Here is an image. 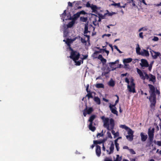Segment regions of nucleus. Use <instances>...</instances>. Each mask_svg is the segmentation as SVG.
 <instances>
[{
  "label": "nucleus",
  "mask_w": 161,
  "mask_h": 161,
  "mask_svg": "<svg viewBox=\"0 0 161 161\" xmlns=\"http://www.w3.org/2000/svg\"><path fill=\"white\" fill-rule=\"evenodd\" d=\"M103 123V126L106 128L108 130H110L113 129L114 125V120L112 119H109L105 117L104 116L101 117Z\"/></svg>",
  "instance_id": "obj_1"
},
{
  "label": "nucleus",
  "mask_w": 161,
  "mask_h": 161,
  "mask_svg": "<svg viewBox=\"0 0 161 161\" xmlns=\"http://www.w3.org/2000/svg\"><path fill=\"white\" fill-rule=\"evenodd\" d=\"M80 54L79 53L73 50L71 52L70 58L72 59L75 63L76 65H80L81 63H83L82 60H80L77 61L79 58Z\"/></svg>",
  "instance_id": "obj_2"
},
{
  "label": "nucleus",
  "mask_w": 161,
  "mask_h": 161,
  "mask_svg": "<svg viewBox=\"0 0 161 161\" xmlns=\"http://www.w3.org/2000/svg\"><path fill=\"white\" fill-rule=\"evenodd\" d=\"M126 131L128 135H126L124 133L126 138L129 141H132L133 139V131L129 128Z\"/></svg>",
  "instance_id": "obj_3"
},
{
  "label": "nucleus",
  "mask_w": 161,
  "mask_h": 161,
  "mask_svg": "<svg viewBox=\"0 0 161 161\" xmlns=\"http://www.w3.org/2000/svg\"><path fill=\"white\" fill-rule=\"evenodd\" d=\"M133 79H131L130 85L128 84L127 89L128 91L130 92L135 93V84L133 82Z\"/></svg>",
  "instance_id": "obj_4"
},
{
  "label": "nucleus",
  "mask_w": 161,
  "mask_h": 161,
  "mask_svg": "<svg viewBox=\"0 0 161 161\" xmlns=\"http://www.w3.org/2000/svg\"><path fill=\"white\" fill-rule=\"evenodd\" d=\"M96 118V116L95 115H92L90 117L88 121L90 122L89 125V129L92 131H94L95 130L96 128L94 126H92V121Z\"/></svg>",
  "instance_id": "obj_5"
},
{
  "label": "nucleus",
  "mask_w": 161,
  "mask_h": 161,
  "mask_svg": "<svg viewBox=\"0 0 161 161\" xmlns=\"http://www.w3.org/2000/svg\"><path fill=\"white\" fill-rule=\"evenodd\" d=\"M137 72L139 75L140 78L143 80L148 79V75L146 72H142L140 69H137Z\"/></svg>",
  "instance_id": "obj_6"
},
{
  "label": "nucleus",
  "mask_w": 161,
  "mask_h": 161,
  "mask_svg": "<svg viewBox=\"0 0 161 161\" xmlns=\"http://www.w3.org/2000/svg\"><path fill=\"white\" fill-rule=\"evenodd\" d=\"M154 131V128H151L150 127L148 129V134L150 141H152L153 140Z\"/></svg>",
  "instance_id": "obj_7"
},
{
  "label": "nucleus",
  "mask_w": 161,
  "mask_h": 161,
  "mask_svg": "<svg viewBox=\"0 0 161 161\" xmlns=\"http://www.w3.org/2000/svg\"><path fill=\"white\" fill-rule=\"evenodd\" d=\"M148 86L149 88V92L150 93V95L152 94L155 95V93H157L159 94V92L157 90H155L154 87L152 85L149 84Z\"/></svg>",
  "instance_id": "obj_8"
},
{
  "label": "nucleus",
  "mask_w": 161,
  "mask_h": 161,
  "mask_svg": "<svg viewBox=\"0 0 161 161\" xmlns=\"http://www.w3.org/2000/svg\"><path fill=\"white\" fill-rule=\"evenodd\" d=\"M150 50V52L153 58L154 59H156L157 57L160 55V53L158 52H156L151 49H149Z\"/></svg>",
  "instance_id": "obj_9"
},
{
  "label": "nucleus",
  "mask_w": 161,
  "mask_h": 161,
  "mask_svg": "<svg viewBox=\"0 0 161 161\" xmlns=\"http://www.w3.org/2000/svg\"><path fill=\"white\" fill-rule=\"evenodd\" d=\"M109 107L111 112L113 113L116 114V115H118V112L116 110V108L115 106L114 105L110 104L109 106Z\"/></svg>",
  "instance_id": "obj_10"
},
{
  "label": "nucleus",
  "mask_w": 161,
  "mask_h": 161,
  "mask_svg": "<svg viewBox=\"0 0 161 161\" xmlns=\"http://www.w3.org/2000/svg\"><path fill=\"white\" fill-rule=\"evenodd\" d=\"M140 65L142 67H147L148 66L149 64L147 60L145 59H142Z\"/></svg>",
  "instance_id": "obj_11"
},
{
  "label": "nucleus",
  "mask_w": 161,
  "mask_h": 161,
  "mask_svg": "<svg viewBox=\"0 0 161 161\" xmlns=\"http://www.w3.org/2000/svg\"><path fill=\"white\" fill-rule=\"evenodd\" d=\"M114 149V145L113 142H112L110 146L109 147V150H107L106 151L107 154H111L113 153Z\"/></svg>",
  "instance_id": "obj_12"
},
{
  "label": "nucleus",
  "mask_w": 161,
  "mask_h": 161,
  "mask_svg": "<svg viewBox=\"0 0 161 161\" xmlns=\"http://www.w3.org/2000/svg\"><path fill=\"white\" fill-rule=\"evenodd\" d=\"M143 56L148 57L149 55V52L148 51L142 49L141 51V53H140V54Z\"/></svg>",
  "instance_id": "obj_13"
},
{
  "label": "nucleus",
  "mask_w": 161,
  "mask_h": 161,
  "mask_svg": "<svg viewBox=\"0 0 161 161\" xmlns=\"http://www.w3.org/2000/svg\"><path fill=\"white\" fill-rule=\"evenodd\" d=\"M149 100L152 104L154 105L156 103L155 95L152 94L151 95Z\"/></svg>",
  "instance_id": "obj_14"
},
{
  "label": "nucleus",
  "mask_w": 161,
  "mask_h": 161,
  "mask_svg": "<svg viewBox=\"0 0 161 161\" xmlns=\"http://www.w3.org/2000/svg\"><path fill=\"white\" fill-rule=\"evenodd\" d=\"M93 17L95 18V21H93V23L95 25L98 24V23L96 22V21H98L99 22L101 21V19L98 16H97L95 14H93Z\"/></svg>",
  "instance_id": "obj_15"
},
{
  "label": "nucleus",
  "mask_w": 161,
  "mask_h": 161,
  "mask_svg": "<svg viewBox=\"0 0 161 161\" xmlns=\"http://www.w3.org/2000/svg\"><path fill=\"white\" fill-rule=\"evenodd\" d=\"M96 152L97 155L98 157H99L100 156V154L101 153V151L100 147L98 145H97L96 146Z\"/></svg>",
  "instance_id": "obj_16"
},
{
  "label": "nucleus",
  "mask_w": 161,
  "mask_h": 161,
  "mask_svg": "<svg viewBox=\"0 0 161 161\" xmlns=\"http://www.w3.org/2000/svg\"><path fill=\"white\" fill-rule=\"evenodd\" d=\"M140 135L141 137V140L142 141H145L147 138V135H144L142 132L141 133Z\"/></svg>",
  "instance_id": "obj_17"
},
{
  "label": "nucleus",
  "mask_w": 161,
  "mask_h": 161,
  "mask_svg": "<svg viewBox=\"0 0 161 161\" xmlns=\"http://www.w3.org/2000/svg\"><path fill=\"white\" fill-rule=\"evenodd\" d=\"M149 78L148 79H149V81H151L153 82H154L155 80V77L152 74H150L148 75Z\"/></svg>",
  "instance_id": "obj_18"
},
{
  "label": "nucleus",
  "mask_w": 161,
  "mask_h": 161,
  "mask_svg": "<svg viewBox=\"0 0 161 161\" xmlns=\"http://www.w3.org/2000/svg\"><path fill=\"white\" fill-rule=\"evenodd\" d=\"M75 38H74L73 39H67L66 41V43L68 45L69 47L70 44L73 41H75Z\"/></svg>",
  "instance_id": "obj_19"
},
{
  "label": "nucleus",
  "mask_w": 161,
  "mask_h": 161,
  "mask_svg": "<svg viewBox=\"0 0 161 161\" xmlns=\"http://www.w3.org/2000/svg\"><path fill=\"white\" fill-rule=\"evenodd\" d=\"M85 36H86V38L87 39H86L87 41H88L89 40V36L85 35ZM81 41L82 43H86V41L85 40V39H83V38H81Z\"/></svg>",
  "instance_id": "obj_20"
},
{
  "label": "nucleus",
  "mask_w": 161,
  "mask_h": 161,
  "mask_svg": "<svg viewBox=\"0 0 161 161\" xmlns=\"http://www.w3.org/2000/svg\"><path fill=\"white\" fill-rule=\"evenodd\" d=\"M132 59L131 58H125L123 60V62L124 64L129 63L132 61Z\"/></svg>",
  "instance_id": "obj_21"
},
{
  "label": "nucleus",
  "mask_w": 161,
  "mask_h": 161,
  "mask_svg": "<svg viewBox=\"0 0 161 161\" xmlns=\"http://www.w3.org/2000/svg\"><path fill=\"white\" fill-rule=\"evenodd\" d=\"M91 8L93 12H95L97 9V8L96 5L92 4Z\"/></svg>",
  "instance_id": "obj_22"
},
{
  "label": "nucleus",
  "mask_w": 161,
  "mask_h": 161,
  "mask_svg": "<svg viewBox=\"0 0 161 161\" xmlns=\"http://www.w3.org/2000/svg\"><path fill=\"white\" fill-rule=\"evenodd\" d=\"M94 100L98 104H100L101 103L100 99L97 97H94Z\"/></svg>",
  "instance_id": "obj_23"
},
{
  "label": "nucleus",
  "mask_w": 161,
  "mask_h": 161,
  "mask_svg": "<svg viewBox=\"0 0 161 161\" xmlns=\"http://www.w3.org/2000/svg\"><path fill=\"white\" fill-rule=\"evenodd\" d=\"M95 86L97 88H104V85L102 83H98L95 85Z\"/></svg>",
  "instance_id": "obj_24"
},
{
  "label": "nucleus",
  "mask_w": 161,
  "mask_h": 161,
  "mask_svg": "<svg viewBox=\"0 0 161 161\" xmlns=\"http://www.w3.org/2000/svg\"><path fill=\"white\" fill-rule=\"evenodd\" d=\"M140 48L139 47V46L138 44L137 45V47H136V53H137V54L139 55L140 53H141V51H140Z\"/></svg>",
  "instance_id": "obj_25"
},
{
  "label": "nucleus",
  "mask_w": 161,
  "mask_h": 161,
  "mask_svg": "<svg viewBox=\"0 0 161 161\" xmlns=\"http://www.w3.org/2000/svg\"><path fill=\"white\" fill-rule=\"evenodd\" d=\"M82 12V11H80V12L77 13L76 14L74 15V19H76L77 18H78L79 17L80 14H81Z\"/></svg>",
  "instance_id": "obj_26"
},
{
  "label": "nucleus",
  "mask_w": 161,
  "mask_h": 161,
  "mask_svg": "<svg viewBox=\"0 0 161 161\" xmlns=\"http://www.w3.org/2000/svg\"><path fill=\"white\" fill-rule=\"evenodd\" d=\"M75 23V20H73L71 22H70L67 25V26L68 27L70 28Z\"/></svg>",
  "instance_id": "obj_27"
},
{
  "label": "nucleus",
  "mask_w": 161,
  "mask_h": 161,
  "mask_svg": "<svg viewBox=\"0 0 161 161\" xmlns=\"http://www.w3.org/2000/svg\"><path fill=\"white\" fill-rule=\"evenodd\" d=\"M121 156H119V155H117L116 158L114 160V161H121L122 160Z\"/></svg>",
  "instance_id": "obj_28"
},
{
  "label": "nucleus",
  "mask_w": 161,
  "mask_h": 161,
  "mask_svg": "<svg viewBox=\"0 0 161 161\" xmlns=\"http://www.w3.org/2000/svg\"><path fill=\"white\" fill-rule=\"evenodd\" d=\"M117 141H118V139H116V140H115L114 143L115 144V145L116 147V148L117 150V151H119V144L117 142Z\"/></svg>",
  "instance_id": "obj_29"
},
{
  "label": "nucleus",
  "mask_w": 161,
  "mask_h": 161,
  "mask_svg": "<svg viewBox=\"0 0 161 161\" xmlns=\"http://www.w3.org/2000/svg\"><path fill=\"white\" fill-rule=\"evenodd\" d=\"M108 84L110 86H113L114 85V81L112 80H111L109 82Z\"/></svg>",
  "instance_id": "obj_30"
},
{
  "label": "nucleus",
  "mask_w": 161,
  "mask_h": 161,
  "mask_svg": "<svg viewBox=\"0 0 161 161\" xmlns=\"http://www.w3.org/2000/svg\"><path fill=\"white\" fill-rule=\"evenodd\" d=\"M147 30V29L146 27H143L139 29L138 30L139 32H140L141 31H146Z\"/></svg>",
  "instance_id": "obj_31"
},
{
  "label": "nucleus",
  "mask_w": 161,
  "mask_h": 161,
  "mask_svg": "<svg viewBox=\"0 0 161 161\" xmlns=\"http://www.w3.org/2000/svg\"><path fill=\"white\" fill-rule=\"evenodd\" d=\"M120 127L121 128L125 129L126 130L129 128L125 125H121Z\"/></svg>",
  "instance_id": "obj_32"
},
{
  "label": "nucleus",
  "mask_w": 161,
  "mask_h": 161,
  "mask_svg": "<svg viewBox=\"0 0 161 161\" xmlns=\"http://www.w3.org/2000/svg\"><path fill=\"white\" fill-rule=\"evenodd\" d=\"M111 5L114 6L115 7H120V3H114L111 4Z\"/></svg>",
  "instance_id": "obj_33"
},
{
  "label": "nucleus",
  "mask_w": 161,
  "mask_h": 161,
  "mask_svg": "<svg viewBox=\"0 0 161 161\" xmlns=\"http://www.w3.org/2000/svg\"><path fill=\"white\" fill-rule=\"evenodd\" d=\"M87 93L88 94L86 95V97H88V99H89L90 98H92V93L90 92H89Z\"/></svg>",
  "instance_id": "obj_34"
},
{
  "label": "nucleus",
  "mask_w": 161,
  "mask_h": 161,
  "mask_svg": "<svg viewBox=\"0 0 161 161\" xmlns=\"http://www.w3.org/2000/svg\"><path fill=\"white\" fill-rule=\"evenodd\" d=\"M88 27L87 25H85V31H84V33L85 34H86L89 31L88 30Z\"/></svg>",
  "instance_id": "obj_35"
},
{
  "label": "nucleus",
  "mask_w": 161,
  "mask_h": 161,
  "mask_svg": "<svg viewBox=\"0 0 161 161\" xmlns=\"http://www.w3.org/2000/svg\"><path fill=\"white\" fill-rule=\"evenodd\" d=\"M92 111H93L92 108H90L87 110V114H90L92 112Z\"/></svg>",
  "instance_id": "obj_36"
},
{
  "label": "nucleus",
  "mask_w": 161,
  "mask_h": 161,
  "mask_svg": "<svg viewBox=\"0 0 161 161\" xmlns=\"http://www.w3.org/2000/svg\"><path fill=\"white\" fill-rule=\"evenodd\" d=\"M80 19L81 20L84 22H86L87 20V18L81 17Z\"/></svg>",
  "instance_id": "obj_37"
},
{
  "label": "nucleus",
  "mask_w": 161,
  "mask_h": 161,
  "mask_svg": "<svg viewBox=\"0 0 161 161\" xmlns=\"http://www.w3.org/2000/svg\"><path fill=\"white\" fill-rule=\"evenodd\" d=\"M116 96L117 97V100L115 101V103L114 104V105H115H115L117 104L118 103V102H119V97L118 96H117V95H116Z\"/></svg>",
  "instance_id": "obj_38"
},
{
  "label": "nucleus",
  "mask_w": 161,
  "mask_h": 161,
  "mask_svg": "<svg viewBox=\"0 0 161 161\" xmlns=\"http://www.w3.org/2000/svg\"><path fill=\"white\" fill-rule=\"evenodd\" d=\"M158 40V38L156 36H154L153 39V40L154 41H157Z\"/></svg>",
  "instance_id": "obj_39"
},
{
  "label": "nucleus",
  "mask_w": 161,
  "mask_h": 161,
  "mask_svg": "<svg viewBox=\"0 0 161 161\" xmlns=\"http://www.w3.org/2000/svg\"><path fill=\"white\" fill-rule=\"evenodd\" d=\"M139 36L142 39H143V33L142 32H141L139 34Z\"/></svg>",
  "instance_id": "obj_40"
},
{
  "label": "nucleus",
  "mask_w": 161,
  "mask_h": 161,
  "mask_svg": "<svg viewBox=\"0 0 161 161\" xmlns=\"http://www.w3.org/2000/svg\"><path fill=\"white\" fill-rule=\"evenodd\" d=\"M93 143L94 144H100L101 143V142L98 141H93Z\"/></svg>",
  "instance_id": "obj_41"
},
{
  "label": "nucleus",
  "mask_w": 161,
  "mask_h": 161,
  "mask_svg": "<svg viewBox=\"0 0 161 161\" xmlns=\"http://www.w3.org/2000/svg\"><path fill=\"white\" fill-rule=\"evenodd\" d=\"M117 61H118L117 60V61H115L114 62L110 63H109V64H110V65L111 66L114 64H116Z\"/></svg>",
  "instance_id": "obj_42"
},
{
  "label": "nucleus",
  "mask_w": 161,
  "mask_h": 161,
  "mask_svg": "<svg viewBox=\"0 0 161 161\" xmlns=\"http://www.w3.org/2000/svg\"><path fill=\"white\" fill-rule=\"evenodd\" d=\"M114 137H118L119 136V133L118 132H117L115 133L114 135Z\"/></svg>",
  "instance_id": "obj_43"
},
{
  "label": "nucleus",
  "mask_w": 161,
  "mask_h": 161,
  "mask_svg": "<svg viewBox=\"0 0 161 161\" xmlns=\"http://www.w3.org/2000/svg\"><path fill=\"white\" fill-rule=\"evenodd\" d=\"M157 144L159 146H161V141H158L157 142Z\"/></svg>",
  "instance_id": "obj_44"
},
{
  "label": "nucleus",
  "mask_w": 161,
  "mask_h": 161,
  "mask_svg": "<svg viewBox=\"0 0 161 161\" xmlns=\"http://www.w3.org/2000/svg\"><path fill=\"white\" fill-rule=\"evenodd\" d=\"M101 61V62L103 64L105 63L106 62V60L103 58L102 59Z\"/></svg>",
  "instance_id": "obj_45"
},
{
  "label": "nucleus",
  "mask_w": 161,
  "mask_h": 161,
  "mask_svg": "<svg viewBox=\"0 0 161 161\" xmlns=\"http://www.w3.org/2000/svg\"><path fill=\"white\" fill-rule=\"evenodd\" d=\"M103 58L101 55H99L98 57V58L100 60L102 59Z\"/></svg>",
  "instance_id": "obj_46"
},
{
  "label": "nucleus",
  "mask_w": 161,
  "mask_h": 161,
  "mask_svg": "<svg viewBox=\"0 0 161 161\" xmlns=\"http://www.w3.org/2000/svg\"><path fill=\"white\" fill-rule=\"evenodd\" d=\"M130 152L133 154H135V151L132 149H130Z\"/></svg>",
  "instance_id": "obj_47"
},
{
  "label": "nucleus",
  "mask_w": 161,
  "mask_h": 161,
  "mask_svg": "<svg viewBox=\"0 0 161 161\" xmlns=\"http://www.w3.org/2000/svg\"><path fill=\"white\" fill-rule=\"evenodd\" d=\"M140 2H142L143 3H144L145 5H147V4L145 2V0H139Z\"/></svg>",
  "instance_id": "obj_48"
},
{
  "label": "nucleus",
  "mask_w": 161,
  "mask_h": 161,
  "mask_svg": "<svg viewBox=\"0 0 161 161\" xmlns=\"http://www.w3.org/2000/svg\"><path fill=\"white\" fill-rule=\"evenodd\" d=\"M86 6L87 7H90L91 8V5L89 2H88L86 4Z\"/></svg>",
  "instance_id": "obj_49"
},
{
  "label": "nucleus",
  "mask_w": 161,
  "mask_h": 161,
  "mask_svg": "<svg viewBox=\"0 0 161 161\" xmlns=\"http://www.w3.org/2000/svg\"><path fill=\"white\" fill-rule=\"evenodd\" d=\"M116 13L114 12H112L111 13H109L108 14L109 15L111 16L113 14H115Z\"/></svg>",
  "instance_id": "obj_50"
},
{
  "label": "nucleus",
  "mask_w": 161,
  "mask_h": 161,
  "mask_svg": "<svg viewBox=\"0 0 161 161\" xmlns=\"http://www.w3.org/2000/svg\"><path fill=\"white\" fill-rule=\"evenodd\" d=\"M89 87V85L87 84V86L86 87V90L87 92H89V91H88Z\"/></svg>",
  "instance_id": "obj_51"
},
{
  "label": "nucleus",
  "mask_w": 161,
  "mask_h": 161,
  "mask_svg": "<svg viewBox=\"0 0 161 161\" xmlns=\"http://www.w3.org/2000/svg\"><path fill=\"white\" fill-rule=\"evenodd\" d=\"M87 57H88V56L86 55L83 56V57L81 58V59L82 60H84V59H86L87 58Z\"/></svg>",
  "instance_id": "obj_52"
},
{
  "label": "nucleus",
  "mask_w": 161,
  "mask_h": 161,
  "mask_svg": "<svg viewBox=\"0 0 161 161\" xmlns=\"http://www.w3.org/2000/svg\"><path fill=\"white\" fill-rule=\"evenodd\" d=\"M104 161H112L111 159L108 158H106L105 159Z\"/></svg>",
  "instance_id": "obj_53"
},
{
  "label": "nucleus",
  "mask_w": 161,
  "mask_h": 161,
  "mask_svg": "<svg viewBox=\"0 0 161 161\" xmlns=\"http://www.w3.org/2000/svg\"><path fill=\"white\" fill-rule=\"evenodd\" d=\"M83 115L84 116H86V109H85L83 111Z\"/></svg>",
  "instance_id": "obj_54"
},
{
  "label": "nucleus",
  "mask_w": 161,
  "mask_h": 161,
  "mask_svg": "<svg viewBox=\"0 0 161 161\" xmlns=\"http://www.w3.org/2000/svg\"><path fill=\"white\" fill-rule=\"evenodd\" d=\"M111 36V34H104L103 36V37H104L105 36H106L108 37H109Z\"/></svg>",
  "instance_id": "obj_55"
},
{
  "label": "nucleus",
  "mask_w": 161,
  "mask_h": 161,
  "mask_svg": "<svg viewBox=\"0 0 161 161\" xmlns=\"http://www.w3.org/2000/svg\"><path fill=\"white\" fill-rule=\"evenodd\" d=\"M125 81L129 84V81L127 78H126L125 79Z\"/></svg>",
  "instance_id": "obj_56"
},
{
  "label": "nucleus",
  "mask_w": 161,
  "mask_h": 161,
  "mask_svg": "<svg viewBox=\"0 0 161 161\" xmlns=\"http://www.w3.org/2000/svg\"><path fill=\"white\" fill-rule=\"evenodd\" d=\"M107 133H108V136L110 138H112V136H111L110 133H109V132H108Z\"/></svg>",
  "instance_id": "obj_57"
},
{
  "label": "nucleus",
  "mask_w": 161,
  "mask_h": 161,
  "mask_svg": "<svg viewBox=\"0 0 161 161\" xmlns=\"http://www.w3.org/2000/svg\"><path fill=\"white\" fill-rule=\"evenodd\" d=\"M65 11L66 10H65L64 11V13L62 15V17H63L64 16H65Z\"/></svg>",
  "instance_id": "obj_58"
},
{
  "label": "nucleus",
  "mask_w": 161,
  "mask_h": 161,
  "mask_svg": "<svg viewBox=\"0 0 161 161\" xmlns=\"http://www.w3.org/2000/svg\"><path fill=\"white\" fill-rule=\"evenodd\" d=\"M123 148L124 149H128V147L126 146H125L123 147Z\"/></svg>",
  "instance_id": "obj_59"
},
{
  "label": "nucleus",
  "mask_w": 161,
  "mask_h": 161,
  "mask_svg": "<svg viewBox=\"0 0 161 161\" xmlns=\"http://www.w3.org/2000/svg\"><path fill=\"white\" fill-rule=\"evenodd\" d=\"M127 75V73L122 74L121 75V76H126Z\"/></svg>",
  "instance_id": "obj_60"
},
{
  "label": "nucleus",
  "mask_w": 161,
  "mask_h": 161,
  "mask_svg": "<svg viewBox=\"0 0 161 161\" xmlns=\"http://www.w3.org/2000/svg\"><path fill=\"white\" fill-rule=\"evenodd\" d=\"M103 150L105 151V148L104 147V145L103 144Z\"/></svg>",
  "instance_id": "obj_61"
},
{
  "label": "nucleus",
  "mask_w": 161,
  "mask_h": 161,
  "mask_svg": "<svg viewBox=\"0 0 161 161\" xmlns=\"http://www.w3.org/2000/svg\"><path fill=\"white\" fill-rule=\"evenodd\" d=\"M103 100L104 101H105V102H108V100L107 99H105V98H103Z\"/></svg>",
  "instance_id": "obj_62"
},
{
  "label": "nucleus",
  "mask_w": 161,
  "mask_h": 161,
  "mask_svg": "<svg viewBox=\"0 0 161 161\" xmlns=\"http://www.w3.org/2000/svg\"><path fill=\"white\" fill-rule=\"evenodd\" d=\"M119 111L120 113H122V110L121 109V107L120 106L119 107Z\"/></svg>",
  "instance_id": "obj_63"
},
{
  "label": "nucleus",
  "mask_w": 161,
  "mask_h": 161,
  "mask_svg": "<svg viewBox=\"0 0 161 161\" xmlns=\"http://www.w3.org/2000/svg\"><path fill=\"white\" fill-rule=\"evenodd\" d=\"M111 132H112V133L113 135H114V134L115 133V131L113 130H112L111 131Z\"/></svg>",
  "instance_id": "obj_64"
}]
</instances>
